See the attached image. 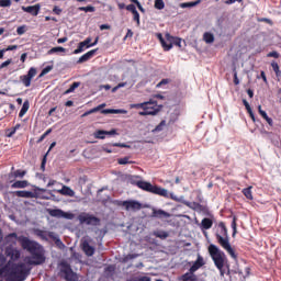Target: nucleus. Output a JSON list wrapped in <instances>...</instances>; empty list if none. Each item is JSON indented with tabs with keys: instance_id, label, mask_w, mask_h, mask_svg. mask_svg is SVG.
I'll return each mask as SVG.
<instances>
[{
	"instance_id": "1",
	"label": "nucleus",
	"mask_w": 281,
	"mask_h": 281,
	"mask_svg": "<svg viewBox=\"0 0 281 281\" xmlns=\"http://www.w3.org/2000/svg\"><path fill=\"white\" fill-rule=\"evenodd\" d=\"M5 256L0 254V278L3 281H25L30 276L27 265L24 262L14 263L12 261L7 262Z\"/></svg>"
},
{
	"instance_id": "2",
	"label": "nucleus",
	"mask_w": 281,
	"mask_h": 281,
	"mask_svg": "<svg viewBox=\"0 0 281 281\" xmlns=\"http://www.w3.org/2000/svg\"><path fill=\"white\" fill-rule=\"evenodd\" d=\"M20 245L24 251H27L31 255L29 259V265H44L45 258V248L43 245L38 244L36 240H32L29 237H21Z\"/></svg>"
},
{
	"instance_id": "3",
	"label": "nucleus",
	"mask_w": 281,
	"mask_h": 281,
	"mask_svg": "<svg viewBox=\"0 0 281 281\" xmlns=\"http://www.w3.org/2000/svg\"><path fill=\"white\" fill-rule=\"evenodd\" d=\"M127 179L134 186H137V188L144 190L145 192H150V194H157L158 196H164L165 199H170V194L165 188L153 186V183L143 180L135 181V179H139V177L136 176H128Z\"/></svg>"
},
{
	"instance_id": "4",
	"label": "nucleus",
	"mask_w": 281,
	"mask_h": 281,
	"mask_svg": "<svg viewBox=\"0 0 281 281\" xmlns=\"http://www.w3.org/2000/svg\"><path fill=\"white\" fill-rule=\"evenodd\" d=\"M217 227L218 229L215 233V238L218 245L222 249H225V251H227L231 257L236 259V251L234 250V248H232V244H229V234L227 232V226L225 225V222H220Z\"/></svg>"
},
{
	"instance_id": "5",
	"label": "nucleus",
	"mask_w": 281,
	"mask_h": 281,
	"mask_svg": "<svg viewBox=\"0 0 281 281\" xmlns=\"http://www.w3.org/2000/svg\"><path fill=\"white\" fill-rule=\"evenodd\" d=\"M207 249L216 269H218L221 276H225V270H223V268L227 262V256L214 244H211Z\"/></svg>"
},
{
	"instance_id": "6",
	"label": "nucleus",
	"mask_w": 281,
	"mask_h": 281,
	"mask_svg": "<svg viewBox=\"0 0 281 281\" xmlns=\"http://www.w3.org/2000/svg\"><path fill=\"white\" fill-rule=\"evenodd\" d=\"M161 109H164V105L157 104V101L150 99L149 101L145 102L144 111L138 112V115L145 117L146 115H157Z\"/></svg>"
},
{
	"instance_id": "7",
	"label": "nucleus",
	"mask_w": 281,
	"mask_h": 281,
	"mask_svg": "<svg viewBox=\"0 0 281 281\" xmlns=\"http://www.w3.org/2000/svg\"><path fill=\"white\" fill-rule=\"evenodd\" d=\"M78 221L80 225H92L93 227H98V225H100V217H95L89 213L79 214Z\"/></svg>"
},
{
	"instance_id": "8",
	"label": "nucleus",
	"mask_w": 281,
	"mask_h": 281,
	"mask_svg": "<svg viewBox=\"0 0 281 281\" xmlns=\"http://www.w3.org/2000/svg\"><path fill=\"white\" fill-rule=\"evenodd\" d=\"M60 267V271L64 273L65 280L78 281V274L74 272V269H71V265L67 263V261H61Z\"/></svg>"
},
{
	"instance_id": "9",
	"label": "nucleus",
	"mask_w": 281,
	"mask_h": 281,
	"mask_svg": "<svg viewBox=\"0 0 281 281\" xmlns=\"http://www.w3.org/2000/svg\"><path fill=\"white\" fill-rule=\"evenodd\" d=\"M117 205L125 207V210L127 212L131 210H132V212H137V210H142V203H139L135 200L121 201L117 203Z\"/></svg>"
},
{
	"instance_id": "10",
	"label": "nucleus",
	"mask_w": 281,
	"mask_h": 281,
	"mask_svg": "<svg viewBox=\"0 0 281 281\" xmlns=\"http://www.w3.org/2000/svg\"><path fill=\"white\" fill-rule=\"evenodd\" d=\"M21 238H26L25 236H19L16 233H10L4 237V245L7 247H16V243L21 244Z\"/></svg>"
},
{
	"instance_id": "11",
	"label": "nucleus",
	"mask_w": 281,
	"mask_h": 281,
	"mask_svg": "<svg viewBox=\"0 0 281 281\" xmlns=\"http://www.w3.org/2000/svg\"><path fill=\"white\" fill-rule=\"evenodd\" d=\"M4 254L13 262H16V260L21 258V250H19L16 247L7 246L4 249Z\"/></svg>"
},
{
	"instance_id": "12",
	"label": "nucleus",
	"mask_w": 281,
	"mask_h": 281,
	"mask_svg": "<svg viewBox=\"0 0 281 281\" xmlns=\"http://www.w3.org/2000/svg\"><path fill=\"white\" fill-rule=\"evenodd\" d=\"M35 76H36V68L31 67L26 75H22L20 77V80L24 85V87H31L32 78H34Z\"/></svg>"
},
{
	"instance_id": "13",
	"label": "nucleus",
	"mask_w": 281,
	"mask_h": 281,
	"mask_svg": "<svg viewBox=\"0 0 281 281\" xmlns=\"http://www.w3.org/2000/svg\"><path fill=\"white\" fill-rule=\"evenodd\" d=\"M183 205H186L187 207H190V210H194L195 212H203L204 214L209 212V209L206 205H202L199 202H188L184 201Z\"/></svg>"
},
{
	"instance_id": "14",
	"label": "nucleus",
	"mask_w": 281,
	"mask_h": 281,
	"mask_svg": "<svg viewBox=\"0 0 281 281\" xmlns=\"http://www.w3.org/2000/svg\"><path fill=\"white\" fill-rule=\"evenodd\" d=\"M81 249H82L83 254H86V256H88V257H91V256H93V254H95V248L93 246L89 245V241H87V240H83L81 243Z\"/></svg>"
},
{
	"instance_id": "15",
	"label": "nucleus",
	"mask_w": 281,
	"mask_h": 281,
	"mask_svg": "<svg viewBox=\"0 0 281 281\" xmlns=\"http://www.w3.org/2000/svg\"><path fill=\"white\" fill-rule=\"evenodd\" d=\"M97 53H98V48H97V49L89 50L88 53L83 54V55L77 60V64H78V65H82V63H87L88 60H91V58H93Z\"/></svg>"
},
{
	"instance_id": "16",
	"label": "nucleus",
	"mask_w": 281,
	"mask_h": 281,
	"mask_svg": "<svg viewBox=\"0 0 281 281\" xmlns=\"http://www.w3.org/2000/svg\"><path fill=\"white\" fill-rule=\"evenodd\" d=\"M23 12H27L32 14V16H38V12H41V4L22 7Z\"/></svg>"
},
{
	"instance_id": "17",
	"label": "nucleus",
	"mask_w": 281,
	"mask_h": 281,
	"mask_svg": "<svg viewBox=\"0 0 281 281\" xmlns=\"http://www.w3.org/2000/svg\"><path fill=\"white\" fill-rule=\"evenodd\" d=\"M49 216H53L54 218H69L66 212H64L60 209H50L48 211Z\"/></svg>"
},
{
	"instance_id": "18",
	"label": "nucleus",
	"mask_w": 281,
	"mask_h": 281,
	"mask_svg": "<svg viewBox=\"0 0 281 281\" xmlns=\"http://www.w3.org/2000/svg\"><path fill=\"white\" fill-rule=\"evenodd\" d=\"M203 265H205V262L203 261V257L199 256L194 263L190 267L189 271L191 273H196V271H199V269H201Z\"/></svg>"
},
{
	"instance_id": "19",
	"label": "nucleus",
	"mask_w": 281,
	"mask_h": 281,
	"mask_svg": "<svg viewBox=\"0 0 281 281\" xmlns=\"http://www.w3.org/2000/svg\"><path fill=\"white\" fill-rule=\"evenodd\" d=\"M166 41H168V43H171L172 45H176V47H181V38L180 37H175L172 35H170V33H167L165 35Z\"/></svg>"
},
{
	"instance_id": "20",
	"label": "nucleus",
	"mask_w": 281,
	"mask_h": 281,
	"mask_svg": "<svg viewBox=\"0 0 281 281\" xmlns=\"http://www.w3.org/2000/svg\"><path fill=\"white\" fill-rule=\"evenodd\" d=\"M258 113H259V115H261V117L263 120H266V122H267V124H269V126H273V119L269 117L267 112L265 110H262V105H258Z\"/></svg>"
},
{
	"instance_id": "21",
	"label": "nucleus",
	"mask_w": 281,
	"mask_h": 281,
	"mask_svg": "<svg viewBox=\"0 0 281 281\" xmlns=\"http://www.w3.org/2000/svg\"><path fill=\"white\" fill-rule=\"evenodd\" d=\"M181 281H199V277L190 270L180 277Z\"/></svg>"
},
{
	"instance_id": "22",
	"label": "nucleus",
	"mask_w": 281,
	"mask_h": 281,
	"mask_svg": "<svg viewBox=\"0 0 281 281\" xmlns=\"http://www.w3.org/2000/svg\"><path fill=\"white\" fill-rule=\"evenodd\" d=\"M13 194L20 199H34V192L32 191H14Z\"/></svg>"
},
{
	"instance_id": "23",
	"label": "nucleus",
	"mask_w": 281,
	"mask_h": 281,
	"mask_svg": "<svg viewBox=\"0 0 281 281\" xmlns=\"http://www.w3.org/2000/svg\"><path fill=\"white\" fill-rule=\"evenodd\" d=\"M212 225H214V222L210 217H204L201 221V229H212Z\"/></svg>"
},
{
	"instance_id": "24",
	"label": "nucleus",
	"mask_w": 281,
	"mask_h": 281,
	"mask_svg": "<svg viewBox=\"0 0 281 281\" xmlns=\"http://www.w3.org/2000/svg\"><path fill=\"white\" fill-rule=\"evenodd\" d=\"M153 216H155V218H170V213L164 210H155Z\"/></svg>"
},
{
	"instance_id": "25",
	"label": "nucleus",
	"mask_w": 281,
	"mask_h": 281,
	"mask_svg": "<svg viewBox=\"0 0 281 281\" xmlns=\"http://www.w3.org/2000/svg\"><path fill=\"white\" fill-rule=\"evenodd\" d=\"M27 186H30V182H27V180H18L11 184V188L23 189V188H27Z\"/></svg>"
},
{
	"instance_id": "26",
	"label": "nucleus",
	"mask_w": 281,
	"mask_h": 281,
	"mask_svg": "<svg viewBox=\"0 0 281 281\" xmlns=\"http://www.w3.org/2000/svg\"><path fill=\"white\" fill-rule=\"evenodd\" d=\"M48 238H50L52 240L55 241V245H57V247H65V244H63V240H60V238H58L56 236V233L54 232H49L48 233Z\"/></svg>"
},
{
	"instance_id": "27",
	"label": "nucleus",
	"mask_w": 281,
	"mask_h": 281,
	"mask_svg": "<svg viewBox=\"0 0 281 281\" xmlns=\"http://www.w3.org/2000/svg\"><path fill=\"white\" fill-rule=\"evenodd\" d=\"M104 106H106V104H105V103H102V104H100V105H98V106H95V108H93V109H91V110L85 112V113L82 114V117H87V115H91V114H93V113H98V111H102V109H104Z\"/></svg>"
},
{
	"instance_id": "28",
	"label": "nucleus",
	"mask_w": 281,
	"mask_h": 281,
	"mask_svg": "<svg viewBox=\"0 0 281 281\" xmlns=\"http://www.w3.org/2000/svg\"><path fill=\"white\" fill-rule=\"evenodd\" d=\"M153 236H156V238H160V240H166L170 234L166 231H156L153 233Z\"/></svg>"
},
{
	"instance_id": "29",
	"label": "nucleus",
	"mask_w": 281,
	"mask_h": 281,
	"mask_svg": "<svg viewBox=\"0 0 281 281\" xmlns=\"http://www.w3.org/2000/svg\"><path fill=\"white\" fill-rule=\"evenodd\" d=\"M254 189V187H248L243 189V194L244 196H246V199H248V201H254V193L251 192V190Z\"/></svg>"
},
{
	"instance_id": "30",
	"label": "nucleus",
	"mask_w": 281,
	"mask_h": 281,
	"mask_svg": "<svg viewBox=\"0 0 281 281\" xmlns=\"http://www.w3.org/2000/svg\"><path fill=\"white\" fill-rule=\"evenodd\" d=\"M60 194H64V196H74L75 192L71 190V188L64 186L61 190H59Z\"/></svg>"
},
{
	"instance_id": "31",
	"label": "nucleus",
	"mask_w": 281,
	"mask_h": 281,
	"mask_svg": "<svg viewBox=\"0 0 281 281\" xmlns=\"http://www.w3.org/2000/svg\"><path fill=\"white\" fill-rule=\"evenodd\" d=\"M27 111H30V101L26 100L24 101L22 109L20 110L19 117H23V115H25Z\"/></svg>"
},
{
	"instance_id": "32",
	"label": "nucleus",
	"mask_w": 281,
	"mask_h": 281,
	"mask_svg": "<svg viewBox=\"0 0 281 281\" xmlns=\"http://www.w3.org/2000/svg\"><path fill=\"white\" fill-rule=\"evenodd\" d=\"M101 113L103 115H109V114L126 113V111H124V110H115V109H105V110H102Z\"/></svg>"
},
{
	"instance_id": "33",
	"label": "nucleus",
	"mask_w": 281,
	"mask_h": 281,
	"mask_svg": "<svg viewBox=\"0 0 281 281\" xmlns=\"http://www.w3.org/2000/svg\"><path fill=\"white\" fill-rule=\"evenodd\" d=\"M203 41H204L205 43H207L209 45L212 44V43H214V34H212V33H210V32H205V33L203 34Z\"/></svg>"
},
{
	"instance_id": "34",
	"label": "nucleus",
	"mask_w": 281,
	"mask_h": 281,
	"mask_svg": "<svg viewBox=\"0 0 281 281\" xmlns=\"http://www.w3.org/2000/svg\"><path fill=\"white\" fill-rule=\"evenodd\" d=\"M201 3V0H196L193 2H182L180 3V8L186 9V8H195V5H199Z\"/></svg>"
},
{
	"instance_id": "35",
	"label": "nucleus",
	"mask_w": 281,
	"mask_h": 281,
	"mask_svg": "<svg viewBox=\"0 0 281 281\" xmlns=\"http://www.w3.org/2000/svg\"><path fill=\"white\" fill-rule=\"evenodd\" d=\"M271 67H272V70L274 71V74H276V77L281 78L280 65H278L277 61L273 60V61H271Z\"/></svg>"
},
{
	"instance_id": "36",
	"label": "nucleus",
	"mask_w": 281,
	"mask_h": 281,
	"mask_svg": "<svg viewBox=\"0 0 281 281\" xmlns=\"http://www.w3.org/2000/svg\"><path fill=\"white\" fill-rule=\"evenodd\" d=\"M78 87H80V82L75 81V82L69 87V89H67V90L64 92V95H69V93H74V91H76V89H78Z\"/></svg>"
},
{
	"instance_id": "37",
	"label": "nucleus",
	"mask_w": 281,
	"mask_h": 281,
	"mask_svg": "<svg viewBox=\"0 0 281 281\" xmlns=\"http://www.w3.org/2000/svg\"><path fill=\"white\" fill-rule=\"evenodd\" d=\"M12 175H13L14 179H19V178L23 179V177H25V175H27V171L18 169Z\"/></svg>"
},
{
	"instance_id": "38",
	"label": "nucleus",
	"mask_w": 281,
	"mask_h": 281,
	"mask_svg": "<svg viewBox=\"0 0 281 281\" xmlns=\"http://www.w3.org/2000/svg\"><path fill=\"white\" fill-rule=\"evenodd\" d=\"M35 234L38 236V238H42V240H47V236H49V233L41 229L35 231Z\"/></svg>"
},
{
	"instance_id": "39",
	"label": "nucleus",
	"mask_w": 281,
	"mask_h": 281,
	"mask_svg": "<svg viewBox=\"0 0 281 281\" xmlns=\"http://www.w3.org/2000/svg\"><path fill=\"white\" fill-rule=\"evenodd\" d=\"M67 49H65V47H61V46H57V47H53L50 48L47 54L49 56H52V54H58V52H66Z\"/></svg>"
},
{
	"instance_id": "40",
	"label": "nucleus",
	"mask_w": 281,
	"mask_h": 281,
	"mask_svg": "<svg viewBox=\"0 0 281 281\" xmlns=\"http://www.w3.org/2000/svg\"><path fill=\"white\" fill-rule=\"evenodd\" d=\"M166 126V120H162L154 130L153 133H161Z\"/></svg>"
},
{
	"instance_id": "41",
	"label": "nucleus",
	"mask_w": 281,
	"mask_h": 281,
	"mask_svg": "<svg viewBox=\"0 0 281 281\" xmlns=\"http://www.w3.org/2000/svg\"><path fill=\"white\" fill-rule=\"evenodd\" d=\"M160 45L164 48V52H170V49H172V43L171 42L167 43L166 40L160 42Z\"/></svg>"
},
{
	"instance_id": "42",
	"label": "nucleus",
	"mask_w": 281,
	"mask_h": 281,
	"mask_svg": "<svg viewBox=\"0 0 281 281\" xmlns=\"http://www.w3.org/2000/svg\"><path fill=\"white\" fill-rule=\"evenodd\" d=\"M79 12H95V7L88 5V7H79Z\"/></svg>"
},
{
	"instance_id": "43",
	"label": "nucleus",
	"mask_w": 281,
	"mask_h": 281,
	"mask_svg": "<svg viewBox=\"0 0 281 281\" xmlns=\"http://www.w3.org/2000/svg\"><path fill=\"white\" fill-rule=\"evenodd\" d=\"M155 8L156 10H164L166 8V3L164 0H155Z\"/></svg>"
},
{
	"instance_id": "44",
	"label": "nucleus",
	"mask_w": 281,
	"mask_h": 281,
	"mask_svg": "<svg viewBox=\"0 0 281 281\" xmlns=\"http://www.w3.org/2000/svg\"><path fill=\"white\" fill-rule=\"evenodd\" d=\"M85 49H87V46L82 42H80L78 44L77 49L74 50V54H82V52H85Z\"/></svg>"
},
{
	"instance_id": "45",
	"label": "nucleus",
	"mask_w": 281,
	"mask_h": 281,
	"mask_svg": "<svg viewBox=\"0 0 281 281\" xmlns=\"http://www.w3.org/2000/svg\"><path fill=\"white\" fill-rule=\"evenodd\" d=\"M146 104H147L146 102H143V103H132V104H130V109H143V111H144Z\"/></svg>"
},
{
	"instance_id": "46",
	"label": "nucleus",
	"mask_w": 281,
	"mask_h": 281,
	"mask_svg": "<svg viewBox=\"0 0 281 281\" xmlns=\"http://www.w3.org/2000/svg\"><path fill=\"white\" fill-rule=\"evenodd\" d=\"M258 23H267L268 25H273V21L269 18H258Z\"/></svg>"
},
{
	"instance_id": "47",
	"label": "nucleus",
	"mask_w": 281,
	"mask_h": 281,
	"mask_svg": "<svg viewBox=\"0 0 281 281\" xmlns=\"http://www.w3.org/2000/svg\"><path fill=\"white\" fill-rule=\"evenodd\" d=\"M52 69H54L53 66H46L42 72L40 74V78H43V76H47V74H49V71H52Z\"/></svg>"
},
{
	"instance_id": "48",
	"label": "nucleus",
	"mask_w": 281,
	"mask_h": 281,
	"mask_svg": "<svg viewBox=\"0 0 281 281\" xmlns=\"http://www.w3.org/2000/svg\"><path fill=\"white\" fill-rule=\"evenodd\" d=\"M117 164H120V166H126V164H133V161H130L128 157H124V158H120L117 160Z\"/></svg>"
},
{
	"instance_id": "49",
	"label": "nucleus",
	"mask_w": 281,
	"mask_h": 281,
	"mask_svg": "<svg viewBox=\"0 0 281 281\" xmlns=\"http://www.w3.org/2000/svg\"><path fill=\"white\" fill-rule=\"evenodd\" d=\"M105 135H106V131H102V130H99L95 133L97 139H104Z\"/></svg>"
},
{
	"instance_id": "50",
	"label": "nucleus",
	"mask_w": 281,
	"mask_h": 281,
	"mask_svg": "<svg viewBox=\"0 0 281 281\" xmlns=\"http://www.w3.org/2000/svg\"><path fill=\"white\" fill-rule=\"evenodd\" d=\"M12 0H0V8H10Z\"/></svg>"
},
{
	"instance_id": "51",
	"label": "nucleus",
	"mask_w": 281,
	"mask_h": 281,
	"mask_svg": "<svg viewBox=\"0 0 281 281\" xmlns=\"http://www.w3.org/2000/svg\"><path fill=\"white\" fill-rule=\"evenodd\" d=\"M137 258L136 254H130L123 258V262H128V260H135Z\"/></svg>"
},
{
	"instance_id": "52",
	"label": "nucleus",
	"mask_w": 281,
	"mask_h": 281,
	"mask_svg": "<svg viewBox=\"0 0 281 281\" xmlns=\"http://www.w3.org/2000/svg\"><path fill=\"white\" fill-rule=\"evenodd\" d=\"M133 14V21H135L136 22V25H140V22H139V12L138 11H136V12H134V13H132Z\"/></svg>"
},
{
	"instance_id": "53",
	"label": "nucleus",
	"mask_w": 281,
	"mask_h": 281,
	"mask_svg": "<svg viewBox=\"0 0 281 281\" xmlns=\"http://www.w3.org/2000/svg\"><path fill=\"white\" fill-rule=\"evenodd\" d=\"M126 10H127V12H132V14L137 12V8L135 7V4L126 5Z\"/></svg>"
},
{
	"instance_id": "54",
	"label": "nucleus",
	"mask_w": 281,
	"mask_h": 281,
	"mask_svg": "<svg viewBox=\"0 0 281 281\" xmlns=\"http://www.w3.org/2000/svg\"><path fill=\"white\" fill-rule=\"evenodd\" d=\"M170 82V79H161L160 82L157 83V89L164 87V85H168Z\"/></svg>"
},
{
	"instance_id": "55",
	"label": "nucleus",
	"mask_w": 281,
	"mask_h": 281,
	"mask_svg": "<svg viewBox=\"0 0 281 281\" xmlns=\"http://www.w3.org/2000/svg\"><path fill=\"white\" fill-rule=\"evenodd\" d=\"M268 58H280V53L273 50L268 54Z\"/></svg>"
},
{
	"instance_id": "56",
	"label": "nucleus",
	"mask_w": 281,
	"mask_h": 281,
	"mask_svg": "<svg viewBox=\"0 0 281 281\" xmlns=\"http://www.w3.org/2000/svg\"><path fill=\"white\" fill-rule=\"evenodd\" d=\"M47 164V154L44 155L43 159H42V164H41V170H45V165Z\"/></svg>"
},
{
	"instance_id": "57",
	"label": "nucleus",
	"mask_w": 281,
	"mask_h": 281,
	"mask_svg": "<svg viewBox=\"0 0 281 281\" xmlns=\"http://www.w3.org/2000/svg\"><path fill=\"white\" fill-rule=\"evenodd\" d=\"M196 201L199 203H203V193L201 192V190L196 191Z\"/></svg>"
},
{
	"instance_id": "58",
	"label": "nucleus",
	"mask_w": 281,
	"mask_h": 281,
	"mask_svg": "<svg viewBox=\"0 0 281 281\" xmlns=\"http://www.w3.org/2000/svg\"><path fill=\"white\" fill-rule=\"evenodd\" d=\"M235 86L240 85V79H238V72H234V80H233Z\"/></svg>"
},
{
	"instance_id": "59",
	"label": "nucleus",
	"mask_w": 281,
	"mask_h": 281,
	"mask_svg": "<svg viewBox=\"0 0 281 281\" xmlns=\"http://www.w3.org/2000/svg\"><path fill=\"white\" fill-rule=\"evenodd\" d=\"M11 63H12V59H8V60L3 61L0 65V69H5V67H8Z\"/></svg>"
},
{
	"instance_id": "60",
	"label": "nucleus",
	"mask_w": 281,
	"mask_h": 281,
	"mask_svg": "<svg viewBox=\"0 0 281 281\" xmlns=\"http://www.w3.org/2000/svg\"><path fill=\"white\" fill-rule=\"evenodd\" d=\"M24 32H25V26H19L16 29V34H19V36L23 35Z\"/></svg>"
},
{
	"instance_id": "61",
	"label": "nucleus",
	"mask_w": 281,
	"mask_h": 281,
	"mask_svg": "<svg viewBox=\"0 0 281 281\" xmlns=\"http://www.w3.org/2000/svg\"><path fill=\"white\" fill-rule=\"evenodd\" d=\"M82 44L86 45V48L89 49V45H91V37H87L83 42H81Z\"/></svg>"
},
{
	"instance_id": "62",
	"label": "nucleus",
	"mask_w": 281,
	"mask_h": 281,
	"mask_svg": "<svg viewBox=\"0 0 281 281\" xmlns=\"http://www.w3.org/2000/svg\"><path fill=\"white\" fill-rule=\"evenodd\" d=\"M53 12H54V14L60 15L63 13V9H60L58 7H54Z\"/></svg>"
},
{
	"instance_id": "63",
	"label": "nucleus",
	"mask_w": 281,
	"mask_h": 281,
	"mask_svg": "<svg viewBox=\"0 0 281 281\" xmlns=\"http://www.w3.org/2000/svg\"><path fill=\"white\" fill-rule=\"evenodd\" d=\"M126 38H133V31L131 29L127 30V33L124 36V41H126Z\"/></svg>"
},
{
	"instance_id": "64",
	"label": "nucleus",
	"mask_w": 281,
	"mask_h": 281,
	"mask_svg": "<svg viewBox=\"0 0 281 281\" xmlns=\"http://www.w3.org/2000/svg\"><path fill=\"white\" fill-rule=\"evenodd\" d=\"M135 281H150V277H146V276L138 277V278L135 279Z\"/></svg>"
}]
</instances>
